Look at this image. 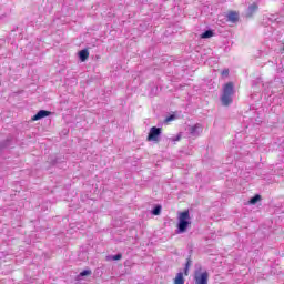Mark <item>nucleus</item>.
I'll return each instance as SVG.
<instances>
[{
  "mask_svg": "<svg viewBox=\"0 0 284 284\" xmlns=\"http://www.w3.org/2000/svg\"><path fill=\"white\" fill-rule=\"evenodd\" d=\"M234 97V83L229 82L224 84L222 95H221V102L222 105H231L233 98Z\"/></svg>",
  "mask_w": 284,
  "mask_h": 284,
  "instance_id": "2",
  "label": "nucleus"
},
{
  "mask_svg": "<svg viewBox=\"0 0 284 284\" xmlns=\"http://www.w3.org/2000/svg\"><path fill=\"white\" fill-rule=\"evenodd\" d=\"M209 278H210V273H207V271L202 273L196 271L194 274L193 281L195 284H207Z\"/></svg>",
  "mask_w": 284,
  "mask_h": 284,
  "instance_id": "3",
  "label": "nucleus"
},
{
  "mask_svg": "<svg viewBox=\"0 0 284 284\" xmlns=\"http://www.w3.org/2000/svg\"><path fill=\"white\" fill-rule=\"evenodd\" d=\"M258 10V4L256 2H253L248 8L246 9V17L251 18L254 17V13Z\"/></svg>",
  "mask_w": 284,
  "mask_h": 284,
  "instance_id": "6",
  "label": "nucleus"
},
{
  "mask_svg": "<svg viewBox=\"0 0 284 284\" xmlns=\"http://www.w3.org/2000/svg\"><path fill=\"white\" fill-rule=\"evenodd\" d=\"M222 77H230V69H224L222 71Z\"/></svg>",
  "mask_w": 284,
  "mask_h": 284,
  "instance_id": "17",
  "label": "nucleus"
},
{
  "mask_svg": "<svg viewBox=\"0 0 284 284\" xmlns=\"http://www.w3.org/2000/svg\"><path fill=\"white\" fill-rule=\"evenodd\" d=\"M92 275V270H83L82 272L79 273L78 278H83V276H90Z\"/></svg>",
  "mask_w": 284,
  "mask_h": 284,
  "instance_id": "16",
  "label": "nucleus"
},
{
  "mask_svg": "<svg viewBox=\"0 0 284 284\" xmlns=\"http://www.w3.org/2000/svg\"><path fill=\"white\" fill-rule=\"evenodd\" d=\"M161 128L152 126L148 134V141H159V136H161Z\"/></svg>",
  "mask_w": 284,
  "mask_h": 284,
  "instance_id": "4",
  "label": "nucleus"
},
{
  "mask_svg": "<svg viewBox=\"0 0 284 284\" xmlns=\"http://www.w3.org/2000/svg\"><path fill=\"white\" fill-rule=\"evenodd\" d=\"M214 37V31L206 30L201 34V39H212Z\"/></svg>",
  "mask_w": 284,
  "mask_h": 284,
  "instance_id": "11",
  "label": "nucleus"
},
{
  "mask_svg": "<svg viewBox=\"0 0 284 284\" xmlns=\"http://www.w3.org/2000/svg\"><path fill=\"white\" fill-rule=\"evenodd\" d=\"M258 201H261V195L255 194L253 197L250 199L248 203H250V205H256V203H258Z\"/></svg>",
  "mask_w": 284,
  "mask_h": 284,
  "instance_id": "15",
  "label": "nucleus"
},
{
  "mask_svg": "<svg viewBox=\"0 0 284 284\" xmlns=\"http://www.w3.org/2000/svg\"><path fill=\"white\" fill-rule=\"evenodd\" d=\"M45 116H50V111L40 110L32 116V121H41V119H45Z\"/></svg>",
  "mask_w": 284,
  "mask_h": 284,
  "instance_id": "7",
  "label": "nucleus"
},
{
  "mask_svg": "<svg viewBox=\"0 0 284 284\" xmlns=\"http://www.w3.org/2000/svg\"><path fill=\"white\" fill-rule=\"evenodd\" d=\"M0 43H6V40H1V39H0Z\"/></svg>",
  "mask_w": 284,
  "mask_h": 284,
  "instance_id": "20",
  "label": "nucleus"
},
{
  "mask_svg": "<svg viewBox=\"0 0 284 284\" xmlns=\"http://www.w3.org/2000/svg\"><path fill=\"white\" fill-rule=\"evenodd\" d=\"M78 57L82 62L88 61V57H90V51H88V49H82L81 51H79Z\"/></svg>",
  "mask_w": 284,
  "mask_h": 284,
  "instance_id": "9",
  "label": "nucleus"
},
{
  "mask_svg": "<svg viewBox=\"0 0 284 284\" xmlns=\"http://www.w3.org/2000/svg\"><path fill=\"white\" fill-rule=\"evenodd\" d=\"M189 132L191 136H201V132H203V125L196 123L193 126L189 128Z\"/></svg>",
  "mask_w": 284,
  "mask_h": 284,
  "instance_id": "5",
  "label": "nucleus"
},
{
  "mask_svg": "<svg viewBox=\"0 0 284 284\" xmlns=\"http://www.w3.org/2000/svg\"><path fill=\"white\" fill-rule=\"evenodd\" d=\"M161 210H162V206L158 204L152 209L151 214H153V216H159L161 214Z\"/></svg>",
  "mask_w": 284,
  "mask_h": 284,
  "instance_id": "13",
  "label": "nucleus"
},
{
  "mask_svg": "<svg viewBox=\"0 0 284 284\" xmlns=\"http://www.w3.org/2000/svg\"><path fill=\"white\" fill-rule=\"evenodd\" d=\"M121 258H123V255L121 253L106 256V261H121Z\"/></svg>",
  "mask_w": 284,
  "mask_h": 284,
  "instance_id": "12",
  "label": "nucleus"
},
{
  "mask_svg": "<svg viewBox=\"0 0 284 284\" xmlns=\"http://www.w3.org/2000/svg\"><path fill=\"white\" fill-rule=\"evenodd\" d=\"M192 225V217L190 216V210H185L178 214V224L175 234H185L187 227Z\"/></svg>",
  "mask_w": 284,
  "mask_h": 284,
  "instance_id": "1",
  "label": "nucleus"
},
{
  "mask_svg": "<svg viewBox=\"0 0 284 284\" xmlns=\"http://www.w3.org/2000/svg\"><path fill=\"white\" fill-rule=\"evenodd\" d=\"M191 266H192V258L187 257V258H186V263H185V267H184V274H185V276H187Z\"/></svg>",
  "mask_w": 284,
  "mask_h": 284,
  "instance_id": "14",
  "label": "nucleus"
},
{
  "mask_svg": "<svg viewBox=\"0 0 284 284\" xmlns=\"http://www.w3.org/2000/svg\"><path fill=\"white\" fill-rule=\"evenodd\" d=\"M174 284H185V278L183 277V272L176 274Z\"/></svg>",
  "mask_w": 284,
  "mask_h": 284,
  "instance_id": "10",
  "label": "nucleus"
},
{
  "mask_svg": "<svg viewBox=\"0 0 284 284\" xmlns=\"http://www.w3.org/2000/svg\"><path fill=\"white\" fill-rule=\"evenodd\" d=\"M171 141L173 142L181 141V134H178L175 138H172Z\"/></svg>",
  "mask_w": 284,
  "mask_h": 284,
  "instance_id": "19",
  "label": "nucleus"
},
{
  "mask_svg": "<svg viewBox=\"0 0 284 284\" xmlns=\"http://www.w3.org/2000/svg\"><path fill=\"white\" fill-rule=\"evenodd\" d=\"M170 121H174V115L165 118L164 123H170Z\"/></svg>",
  "mask_w": 284,
  "mask_h": 284,
  "instance_id": "18",
  "label": "nucleus"
},
{
  "mask_svg": "<svg viewBox=\"0 0 284 284\" xmlns=\"http://www.w3.org/2000/svg\"><path fill=\"white\" fill-rule=\"evenodd\" d=\"M226 21H230V23H239V13L236 11H230L226 14Z\"/></svg>",
  "mask_w": 284,
  "mask_h": 284,
  "instance_id": "8",
  "label": "nucleus"
}]
</instances>
